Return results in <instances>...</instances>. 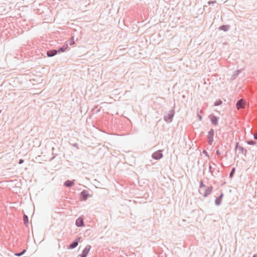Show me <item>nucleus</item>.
<instances>
[{
	"label": "nucleus",
	"instance_id": "obj_1",
	"mask_svg": "<svg viewBox=\"0 0 257 257\" xmlns=\"http://www.w3.org/2000/svg\"><path fill=\"white\" fill-rule=\"evenodd\" d=\"M175 115L174 109H173L170 110L168 112L166 113L164 115V120L167 123H170L172 121L173 118Z\"/></svg>",
	"mask_w": 257,
	"mask_h": 257
},
{
	"label": "nucleus",
	"instance_id": "obj_2",
	"mask_svg": "<svg viewBox=\"0 0 257 257\" xmlns=\"http://www.w3.org/2000/svg\"><path fill=\"white\" fill-rule=\"evenodd\" d=\"M214 135V131L213 128L210 130V131L208 133L207 139L208 144L210 145L212 144L213 142V137Z\"/></svg>",
	"mask_w": 257,
	"mask_h": 257
},
{
	"label": "nucleus",
	"instance_id": "obj_3",
	"mask_svg": "<svg viewBox=\"0 0 257 257\" xmlns=\"http://www.w3.org/2000/svg\"><path fill=\"white\" fill-rule=\"evenodd\" d=\"M245 104L246 102L243 99H240L236 102V108L238 110L240 109H243L245 107Z\"/></svg>",
	"mask_w": 257,
	"mask_h": 257
},
{
	"label": "nucleus",
	"instance_id": "obj_4",
	"mask_svg": "<svg viewBox=\"0 0 257 257\" xmlns=\"http://www.w3.org/2000/svg\"><path fill=\"white\" fill-rule=\"evenodd\" d=\"M152 157L154 160H158L161 159L163 157L162 151L161 150H158L155 152H154L152 155Z\"/></svg>",
	"mask_w": 257,
	"mask_h": 257
},
{
	"label": "nucleus",
	"instance_id": "obj_5",
	"mask_svg": "<svg viewBox=\"0 0 257 257\" xmlns=\"http://www.w3.org/2000/svg\"><path fill=\"white\" fill-rule=\"evenodd\" d=\"M209 118L212 124H213L215 126L218 125L219 117H217L216 116L213 114H211L209 116Z\"/></svg>",
	"mask_w": 257,
	"mask_h": 257
},
{
	"label": "nucleus",
	"instance_id": "obj_6",
	"mask_svg": "<svg viewBox=\"0 0 257 257\" xmlns=\"http://www.w3.org/2000/svg\"><path fill=\"white\" fill-rule=\"evenodd\" d=\"M88 191L86 190H83L80 193L81 200L83 201L86 200L89 197Z\"/></svg>",
	"mask_w": 257,
	"mask_h": 257
},
{
	"label": "nucleus",
	"instance_id": "obj_7",
	"mask_svg": "<svg viewBox=\"0 0 257 257\" xmlns=\"http://www.w3.org/2000/svg\"><path fill=\"white\" fill-rule=\"evenodd\" d=\"M91 247V245H87L82 250V253L79 255L80 257H86L89 251H90Z\"/></svg>",
	"mask_w": 257,
	"mask_h": 257
},
{
	"label": "nucleus",
	"instance_id": "obj_8",
	"mask_svg": "<svg viewBox=\"0 0 257 257\" xmlns=\"http://www.w3.org/2000/svg\"><path fill=\"white\" fill-rule=\"evenodd\" d=\"M75 224L77 227H82L84 226V219L81 216L78 217L77 219H76L75 221Z\"/></svg>",
	"mask_w": 257,
	"mask_h": 257
},
{
	"label": "nucleus",
	"instance_id": "obj_9",
	"mask_svg": "<svg viewBox=\"0 0 257 257\" xmlns=\"http://www.w3.org/2000/svg\"><path fill=\"white\" fill-rule=\"evenodd\" d=\"M80 239V237H78V238H76L73 240L69 245V248L74 249L76 247Z\"/></svg>",
	"mask_w": 257,
	"mask_h": 257
},
{
	"label": "nucleus",
	"instance_id": "obj_10",
	"mask_svg": "<svg viewBox=\"0 0 257 257\" xmlns=\"http://www.w3.org/2000/svg\"><path fill=\"white\" fill-rule=\"evenodd\" d=\"M68 48V44H65L63 45L62 46L58 48L56 50V51H57V53H62V52H65L67 49Z\"/></svg>",
	"mask_w": 257,
	"mask_h": 257
},
{
	"label": "nucleus",
	"instance_id": "obj_11",
	"mask_svg": "<svg viewBox=\"0 0 257 257\" xmlns=\"http://www.w3.org/2000/svg\"><path fill=\"white\" fill-rule=\"evenodd\" d=\"M213 187L212 186H210L208 187H207L203 194V196L205 197H207L209 195H210L212 191Z\"/></svg>",
	"mask_w": 257,
	"mask_h": 257
},
{
	"label": "nucleus",
	"instance_id": "obj_12",
	"mask_svg": "<svg viewBox=\"0 0 257 257\" xmlns=\"http://www.w3.org/2000/svg\"><path fill=\"white\" fill-rule=\"evenodd\" d=\"M57 54L56 49H52L50 50H48L47 52V55L49 57H51L54 56L55 55Z\"/></svg>",
	"mask_w": 257,
	"mask_h": 257
},
{
	"label": "nucleus",
	"instance_id": "obj_13",
	"mask_svg": "<svg viewBox=\"0 0 257 257\" xmlns=\"http://www.w3.org/2000/svg\"><path fill=\"white\" fill-rule=\"evenodd\" d=\"M74 181H75L74 180H68L64 182V185L67 187H71L72 186H73V185L74 184Z\"/></svg>",
	"mask_w": 257,
	"mask_h": 257
},
{
	"label": "nucleus",
	"instance_id": "obj_14",
	"mask_svg": "<svg viewBox=\"0 0 257 257\" xmlns=\"http://www.w3.org/2000/svg\"><path fill=\"white\" fill-rule=\"evenodd\" d=\"M235 148L236 149H238L242 154H244V155H245L247 152V150L243 148L242 147L239 146L238 143L236 144Z\"/></svg>",
	"mask_w": 257,
	"mask_h": 257
},
{
	"label": "nucleus",
	"instance_id": "obj_15",
	"mask_svg": "<svg viewBox=\"0 0 257 257\" xmlns=\"http://www.w3.org/2000/svg\"><path fill=\"white\" fill-rule=\"evenodd\" d=\"M241 72V69L237 70L236 71H234L232 75L231 76V79L232 80H234L238 76V75L239 74V73Z\"/></svg>",
	"mask_w": 257,
	"mask_h": 257
},
{
	"label": "nucleus",
	"instance_id": "obj_16",
	"mask_svg": "<svg viewBox=\"0 0 257 257\" xmlns=\"http://www.w3.org/2000/svg\"><path fill=\"white\" fill-rule=\"evenodd\" d=\"M230 28L229 25H222L219 27V29L220 30H222L224 32H227L229 30Z\"/></svg>",
	"mask_w": 257,
	"mask_h": 257
},
{
	"label": "nucleus",
	"instance_id": "obj_17",
	"mask_svg": "<svg viewBox=\"0 0 257 257\" xmlns=\"http://www.w3.org/2000/svg\"><path fill=\"white\" fill-rule=\"evenodd\" d=\"M66 44H69L70 46L73 45L75 44V41L74 36H72L70 39H69L67 42Z\"/></svg>",
	"mask_w": 257,
	"mask_h": 257
},
{
	"label": "nucleus",
	"instance_id": "obj_18",
	"mask_svg": "<svg viewBox=\"0 0 257 257\" xmlns=\"http://www.w3.org/2000/svg\"><path fill=\"white\" fill-rule=\"evenodd\" d=\"M23 221L24 224L27 226L29 223V218L27 215L24 214L23 216Z\"/></svg>",
	"mask_w": 257,
	"mask_h": 257
},
{
	"label": "nucleus",
	"instance_id": "obj_19",
	"mask_svg": "<svg viewBox=\"0 0 257 257\" xmlns=\"http://www.w3.org/2000/svg\"><path fill=\"white\" fill-rule=\"evenodd\" d=\"M222 200L217 197L215 200V204L216 205L218 206L221 203Z\"/></svg>",
	"mask_w": 257,
	"mask_h": 257
},
{
	"label": "nucleus",
	"instance_id": "obj_20",
	"mask_svg": "<svg viewBox=\"0 0 257 257\" xmlns=\"http://www.w3.org/2000/svg\"><path fill=\"white\" fill-rule=\"evenodd\" d=\"M26 251V249H24L20 252L15 253V255L17 256H20L23 255L25 253Z\"/></svg>",
	"mask_w": 257,
	"mask_h": 257
},
{
	"label": "nucleus",
	"instance_id": "obj_21",
	"mask_svg": "<svg viewBox=\"0 0 257 257\" xmlns=\"http://www.w3.org/2000/svg\"><path fill=\"white\" fill-rule=\"evenodd\" d=\"M235 168H232V169L229 173V177L230 178H232L233 176V175L235 173Z\"/></svg>",
	"mask_w": 257,
	"mask_h": 257
},
{
	"label": "nucleus",
	"instance_id": "obj_22",
	"mask_svg": "<svg viewBox=\"0 0 257 257\" xmlns=\"http://www.w3.org/2000/svg\"><path fill=\"white\" fill-rule=\"evenodd\" d=\"M222 100L221 99H218L214 102V105L215 106H219V105H221L222 104Z\"/></svg>",
	"mask_w": 257,
	"mask_h": 257
},
{
	"label": "nucleus",
	"instance_id": "obj_23",
	"mask_svg": "<svg viewBox=\"0 0 257 257\" xmlns=\"http://www.w3.org/2000/svg\"><path fill=\"white\" fill-rule=\"evenodd\" d=\"M246 142H247V144H248L249 145H254L256 144L255 141H254L253 140H249V141H247Z\"/></svg>",
	"mask_w": 257,
	"mask_h": 257
},
{
	"label": "nucleus",
	"instance_id": "obj_24",
	"mask_svg": "<svg viewBox=\"0 0 257 257\" xmlns=\"http://www.w3.org/2000/svg\"><path fill=\"white\" fill-rule=\"evenodd\" d=\"M199 187L200 188H202V187H205V185L203 184V182L202 181H200V184H199Z\"/></svg>",
	"mask_w": 257,
	"mask_h": 257
},
{
	"label": "nucleus",
	"instance_id": "obj_25",
	"mask_svg": "<svg viewBox=\"0 0 257 257\" xmlns=\"http://www.w3.org/2000/svg\"><path fill=\"white\" fill-rule=\"evenodd\" d=\"M216 1H209L208 2V4L209 5H212V4H216Z\"/></svg>",
	"mask_w": 257,
	"mask_h": 257
},
{
	"label": "nucleus",
	"instance_id": "obj_26",
	"mask_svg": "<svg viewBox=\"0 0 257 257\" xmlns=\"http://www.w3.org/2000/svg\"><path fill=\"white\" fill-rule=\"evenodd\" d=\"M202 153L204 154L205 155H206L207 157H209L208 152L206 150H203Z\"/></svg>",
	"mask_w": 257,
	"mask_h": 257
},
{
	"label": "nucleus",
	"instance_id": "obj_27",
	"mask_svg": "<svg viewBox=\"0 0 257 257\" xmlns=\"http://www.w3.org/2000/svg\"><path fill=\"white\" fill-rule=\"evenodd\" d=\"M209 171L212 174H213V170H212V166L211 165H209Z\"/></svg>",
	"mask_w": 257,
	"mask_h": 257
},
{
	"label": "nucleus",
	"instance_id": "obj_28",
	"mask_svg": "<svg viewBox=\"0 0 257 257\" xmlns=\"http://www.w3.org/2000/svg\"><path fill=\"white\" fill-rule=\"evenodd\" d=\"M216 154L217 155V156L219 157L221 155L220 152L218 150H217L216 151Z\"/></svg>",
	"mask_w": 257,
	"mask_h": 257
},
{
	"label": "nucleus",
	"instance_id": "obj_29",
	"mask_svg": "<svg viewBox=\"0 0 257 257\" xmlns=\"http://www.w3.org/2000/svg\"><path fill=\"white\" fill-rule=\"evenodd\" d=\"M24 160L20 159V160H19L18 163L19 164H23L24 163Z\"/></svg>",
	"mask_w": 257,
	"mask_h": 257
},
{
	"label": "nucleus",
	"instance_id": "obj_30",
	"mask_svg": "<svg viewBox=\"0 0 257 257\" xmlns=\"http://www.w3.org/2000/svg\"><path fill=\"white\" fill-rule=\"evenodd\" d=\"M223 196V193H221L218 197L219 199L222 200Z\"/></svg>",
	"mask_w": 257,
	"mask_h": 257
},
{
	"label": "nucleus",
	"instance_id": "obj_31",
	"mask_svg": "<svg viewBox=\"0 0 257 257\" xmlns=\"http://www.w3.org/2000/svg\"><path fill=\"white\" fill-rule=\"evenodd\" d=\"M198 117H199V119L200 120H202V116H201V115H200L198 114Z\"/></svg>",
	"mask_w": 257,
	"mask_h": 257
},
{
	"label": "nucleus",
	"instance_id": "obj_32",
	"mask_svg": "<svg viewBox=\"0 0 257 257\" xmlns=\"http://www.w3.org/2000/svg\"><path fill=\"white\" fill-rule=\"evenodd\" d=\"M253 138H254L255 140H257V135H254Z\"/></svg>",
	"mask_w": 257,
	"mask_h": 257
},
{
	"label": "nucleus",
	"instance_id": "obj_33",
	"mask_svg": "<svg viewBox=\"0 0 257 257\" xmlns=\"http://www.w3.org/2000/svg\"><path fill=\"white\" fill-rule=\"evenodd\" d=\"M252 257H257V254H254Z\"/></svg>",
	"mask_w": 257,
	"mask_h": 257
},
{
	"label": "nucleus",
	"instance_id": "obj_34",
	"mask_svg": "<svg viewBox=\"0 0 257 257\" xmlns=\"http://www.w3.org/2000/svg\"><path fill=\"white\" fill-rule=\"evenodd\" d=\"M212 164L214 166H216V164H215V163H212Z\"/></svg>",
	"mask_w": 257,
	"mask_h": 257
},
{
	"label": "nucleus",
	"instance_id": "obj_35",
	"mask_svg": "<svg viewBox=\"0 0 257 257\" xmlns=\"http://www.w3.org/2000/svg\"><path fill=\"white\" fill-rule=\"evenodd\" d=\"M1 112H2V110H0V113H1Z\"/></svg>",
	"mask_w": 257,
	"mask_h": 257
}]
</instances>
